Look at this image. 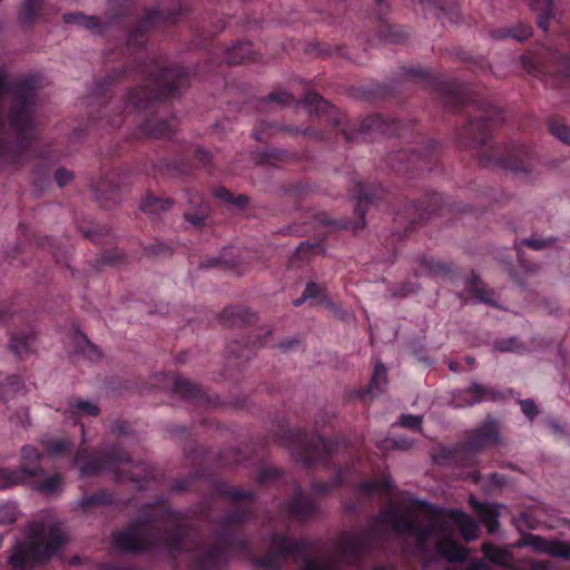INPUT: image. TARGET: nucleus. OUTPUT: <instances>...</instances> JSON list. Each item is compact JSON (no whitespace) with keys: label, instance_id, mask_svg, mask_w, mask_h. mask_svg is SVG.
Here are the masks:
<instances>
[{"label":"nucleus","instance_id":"obj_1","mask_svg":"<svg viewBox=\"0 0 570 570\" xmlns=\"http://www.w3.org/2000/svg\"><path fill=\"white\" fill-rule=\"evenodd\" d=\"M444 518H434L426 525H421L416 518L400 513L390 508L377 515L368 529L340 537L333 552L309 557L311 546L305 540H289L284 534L273 533L268 551L257 560V564L269 569H279L287 559L293 560L298 570H344L345 566L355 563L360 554L372 543L394 533L403 543V549L411 554L432 557L433 554L451 562L466 558L465 549L453 538L449 521L454 523L462 538L473 541L479 537L480 527L468 513L450 509Z\"/></svg>","mask_w":570,"mask_h":570},{"label":"nucleus","instance_id":"obj_2","mask_svg":"<svg viewBox=\"0 0 570 570\" xmlns=\"http://www.w3.org/2000/svg\"><path fill=\"white\" fill-rule=\"evenodd\" d=\"M252 515L247 507H236L219 522L216 533L207 540L186 530L179 514L165 503L145 507L138 520L114 534V544L122 551L160 549L173 558H181L187 570H224L232 548L245 542L235 531Z\"/></svg>","mask_w":570,"mask_h":570},{"label":"nucleus","instance_id":"obj_3","mask_svg":"<svg viewBox=\"0 0 570 570\" xmlns=\"http://www.w3.org/2000/svg\"><path fill=\"white\" fill-rule=\"evenodd\" d=\"M35 92L8 81L0 67V161L17 165L36 138Z\"/></svg>","mask_w":570,"mask_h":570},{"label":"nucleus","instance_id":"obj_4","mask_svg":"<svg viewBox=\"0 0 570 570\" xmlns=\"http://www.w3.org/2000/svg\"><path fill=\"white\" fill-rule=\"evenodd\" d=\"M65 534L57 524L32 522L27 539L11 551L9 563L12 570H29L50 560L65 543Z\"/></svg>","mask_w":570,"mask_h":570},{"label":"nucleus","instance_id":"obj_5","mask_svg":"<svg viewBox=\"0 0 570 570\" xmlns=\"http://www.w3.org/2000/svg\"><path fill=\"white\" fill-rule=\"evenodd\" d=\"M73 464L79 466L82 475H94L104 470L114 471L118 481H131L138 490L144 488L142 481L150 473L146 463L130 464L129 455L120 445L106 449L99 456H90L87 449L81 448L75 455Z\"/></svg>","mask_w":570,"mask_h":570},{"label":"nucleus","instance_id":"obj_6","mask_svg":"<svg viewBox=\"0 0 570 570\" xmlns=\"http://www.w3.org/2000/svg\"><path fill=\"white\" fill-rule=\"evenodd\" d=\"M186 70L183 67L174 66L163 68L156 63L148 73V85L138 87L129 92L125 111H142L156 99L174 96L183 86Z\"/></svg>","mask_w":570,"mask_h":570},{"label":"nucleus","instance_id":"obj_7","mask_svg":"<svg viewBox=\"0 0 570 570\" xmlns=\"http://www.w3.org/2000/svg\"><path fill=\"white\" fill-rule=\"evenodd\" d=\"M287 448L291 455L301 464L311 468L334 452V444L318 435H308L304 431L288 432Z\"/></svg>","mask_w":570,"mask_h":570},{"label":"nucleus","instance_id":"obj_8","mask_svg":"<svg viewBox=\"0 0 570 570\" xmlns=\"http://www.w3.org/2000/svg\"><path fill=\"white\" fill-rule=\"evenodd\" d=\"M500 443L498 422L489 417L480 426L471 431L464 444L454 453V461L462 466H471L476 462V454L490 446Z\"/></svg>","mask_w":570,"mask_h":570},{"label":"nucleus","instance_id":"obj_9","mask_svg":"<svg viewBox=\"0 0 570 570\" xmlns=\"http://www.w3.org/2000/svg\"><path fill=\"white\" fill-rule=\"evenodd\" d=\"M342 132L346 140H353L358 134L368 136L373 134L393 136L400 134V126L395 120H391L381 115H372L360 122L357 132H354V129L347 130L345 128L342 129Z\"/></svg>","mask_w":570,"mask_h":570},{"label":"nucleus","instance_id":"obj_10","mask_svg":"<svg viewBox=\"0 0 570 570\" xmlns=\"http://www.w3.org/2000/svg\"><path fill=\"white\" fill-rule=\"evenodd\" d=\"M517 547H530L537 552L554 558L570 559V543L559 540H547L537 534H523Z\"/></svg>","mask_w":570,"mask_h":570},{"label":"nucleus","instance_id":"obj_11","mask_svg":"<svg viewBox=\"0 0 570 570\" xmlns=\"http://www.w3.org/2000/svg\"><path fill=\"white\" fill-rule=\"evenodd\" d=\"M489 121L494 122L495 120L488 116L487 118L472 121L468 126L463 127L458 134L460 146L463 148H470L484 145L490 137Z\"/></svg>","mask_w":570,"mask_h":570},{"label":"nucleus","instance_id":"obj_12","mask_svg":"<svg viewBox=\"0 0 570 570\" xmlns=\"http://www.w3.org/2000/svg\"><path fill=\"white\" fill-rule=\"evenodd\" d=\"M41 454L37 448L27 444L21 449V458L19 469L16 472H21L22 483H28L31 480L42 478L45 475L43 468L39 464Z\"/></svg>","mask_w":570,"mask_h":570},{"label":"nucleus","instance_id":"obj_13","mask_svg":"<svg viewBox=\"0 0 570 570\" xmlns=\"http://www.w3.org/2000/svg\"><path fill=\"white\" fill-rule=\"evenodd\" d=\"M283 509L293 521H305L317 512L316 503L302 491H297Z\"/></svg>","mask_w":570,"mask_h":570},{"label":"nucleus","instance_id":"obj_14","mask_svg":"<svg viewBox=\"0 0 570 570\" xmlns=\"http://www.w3.org/2000/svg\"><path fill=\"white\" fill-rule=\"evenodd\" d=\"M470 504L473 511L480 517L489 533L499 529L500 508L502 505L481 503L474 497H470Z\"/></svg>","mask_w":570,"mask_h":570},{"label":"nucleus","instance_id":"obj_15","mask_svg":"<svg viewBox=\"0 0 570 570\" xmlns=\"http://www.w3.org/2000/svg\"><path fill=\"white\" fill-rule=\"evenodd\" d=\"M303 102L308 109L309 114H325L327 115V120L331 121L333 126H340L341 114L334 107L330 106L327 101L323 100L318 94L307 92Z\"/></svg>","mask_w":570,"mask_h":570},{"label":"nucleus","instance_id":"obj_16","mask_svg":"<svg viewBox=\"0 0 570 570\" xmlns=\"http://www.w3.org/2000/svg\"><path fill=\"white\" fill-rule=\"evenodd\" d=\"M495 396V393L489 387L479 383H472L460 393L458 399H454V403L456 406H470L483 401L494 400Z\"/></svg>","mask_w":570,"mask_h":570},{"label":"nucleus","instance_id":"obj_17","mask_svg":"<svg viewBox=\"0 0 570 570\" xmlns=\"http://www.w3.org/2000/svg\"><path fill=\"white\" fill-rule=\"evenodd\" d=\"M527 156L528 149L521 144H515L510 147L501 159V165L512 171H525L527 167L523 164V158Z\"/></svg>","mask_w":570,"mask_h":570},{"label":"nucleus","instance_id":"obj_18","mask_svg":"<svg viewBox=\"0 0 570 570\" xmlns=\"http://www.w3.org/2000/svg\"><path fill=\"white\" fill-rule=\"evenodd\" d=\"M100 413V409L96 403L79 400L73 403H70L68 409L65 412L66 419L77 422L80 417L88 416H97Z\"/></svg>","mask_w":570,"mask_h":570},{"label":"nucleus","instance_id":"obj_19","mask_svg":"<svg viewBox=\"0 0 570 570\" xmlns=\"http://www.w3.org/2000/svg\"><path fill=\"white\" fill-rule=\"evenodd\" d=\"M482 552L487 560L501 566L503 568H511L513 558L509 550L493 546L492 543L484 542L482 544Z\"/></svg>","mask_w":570,"mask_h":570},{"label":"nucleus","instance_id":"obj_20","mask_svg":"<svg viewBox=\"0 0 570 570\" xmlns=\"http://www.w3.org/2000/svg\"><path fill=\"white\" fill-rule=\"evenodd\" d=\"M254 314L245 307H227L222 313V322L226 326H243L250 323Z\"/></svg>","mask_w":570,"mask_h":570},{"label":"nucleus","instance_id":"obj_21","mask_svg":"<svg viewBox=\"0 0 570 570\" xmlns=\"http://www.w3.org/2000/svg\"><path fill=\"white\" fill-rule=\"evenodd\" d=\"M142 135L151 138H168L173 134L170 125L161 119H147L139 126Z\"/></svg>","mask_w":570,"mask_h":570},{"label":"nucleus","instance_id":"obj_22","mask_svg":"<svg viewBox=\"0 0 570 570\" xmlns=\"http://www.w3.org/2000/svg\"><path fill=\"white\" fill-rule=\"evenodd\" d=\"M254 59L253 46L249 42L236 43L225 52V60L229 65L243 63Z\"/></svg>","mask_w":570,"mask_h":570},{"label":"nucleus","instance_id":"obj_23","mask_svg":"<svg viewBox=\"0 0 570 570\" xmlns=\"http://www.w3.org/2000/svg\"><path fill=\"white\" fill-rule=\"evenodd\" d=\"M173 389L176 394L180 395L185 400H202L204 396L199 386L180 376L174 377Z\"/></svg>","mask_w":570,"mask_h":570},{"label":"nucleus","instance_id":"obj_24","mask_svg":"<svg viewBox=\"0 0 570 570\" xmlns=\"http://www.w3.org/2000/svg\"><path fill=\"white\" fill-rule=\"evenodd\" d=\"M36 336L33 333H17L12 335L10 341V348L18 357L28 355L35 343Z\"/></svg>","mask_w":570,"mask_h":570},{"label":"nucleus","instance_id":"obj_25","mask_svg":"<svg viewBox=\"0 0 570 570\" xmlns=\"http://www.w3.org/2000/svg\"><path fill=\"white\" fill-rule=\"evenodd\" d=\"M171 206V199H161L151 194H147L141 202L140 208L146 214L158 215L163 212L168 210Z\"/></svg>","mask_w":570,"mask_h":570},{"label":"nucleus","instance_id":"obj_26","mask_svg":"<svg viewBox=\"0 0 570 570\" xmlns=\"http://www.w3.org/2000/svg\"><path fill=\"white\" fill-rule=\"evenodd\" d=\"M387 385L386 368L383 363L377 362L374 367V372L371 379V383L367 393L377 396L380 395Z\"/></svg>","mask_w":570,"mask_h":570},{"label":"nucleus","instance_id":"obj_27","mask_svg":"<svg viewBox=\"0 0 570 570\" xmlns=\"http://www.w3.org/2000/svg\"><path fill=\"white\" fill-rule=\"evenodd\" d=\"M75 344L77 351L89 361L95 362L99 360L100 353L98 351V347L94 345L91 342H89L87 336H85L83 334H75Z\"/></svg>","mask_w":570,"mask_h":570},{"label":"nucleus","instance_id":"obj_28","mask_svg":"<svg viewBox=\"0 0 570 570\" xmlns=\"http://www.w3.org/2000/svg\"><path fill=\"white\" fill-rule=\"evenodd\" d=\"M30 482L35 489L46 494H53L62 488V478L59 474L50 475L40 482H36V479Z\"/></svg>","mask_w":570,"mask_h":570},{"label":"nucleus","instance_id":"obj_29","mask_svg":"<svg viewBox=\"0 0 570 570\" xmlns=\"http://www.w3.org/2000/svg\"><path fill=\"white\" fill-rule=\"evenodd\" d=\"M355 189L354 197L358 200L355 210L358 216L364 219L366 214L365 203L372 200L374 198V194L370 191L363 183H357L355 185Z\"/></svg>","mask_w":570,"mask_h":570},{"label":"nucleus","instance_id":"obj_30","mask_svg":"<svg viewBox=\"0 0 570 570\" xmlns=\"http://www.w3.org/2000/svg\"><path fill=\"white\" fill-rule=\"evenodd\" d=\"M112 501L114 498L111 493H109L108 491H99L91 495H85L83 498H81V500L79 501V505L82 509H88L90 507L110 504L112 503Z\"/></svg>","mask_w":570,"mask_h":570},{"label":"nucleus","instance_id":"obj_31","mask_svg":"<svg viewBox=\"0 0 570 570\" xmlns=\"http://www.w3.org/2000/svg\"><path fill=\"white\" fill-rule=\"evenodd\" d=\"M391 488V480L384 478L381 481H365L360 487V493L366 497H371L376 493H384Z\"/></svg>","mask_w":570,"mask_h":570},{"label":"nucleus","instance_id":"obj_32","mask_svg":"<svg viewBox=\"0 0 570 570\" xmlns=\"http://www.w3.org/2000/svg\"><path fill=\"white\" fill-rule=\"evenodd\" d=\"M552 0H534L531 4L535 10L541 11L538 17V24L542 30H547L552 12Z\"/></svg>","mask_w":570,"mask_h":570},{"label":"nucleus","instance_id":"obj_33","mask_svg":"<svg viewBox=\"0 0 570 570\" xmlns=\"http://www.w3.org/2000/svg\"><path fill=\"white\" fill-rule=\"evenodd\" d=\"M495 350L500 352H511L522 354L527 351V347L517 337L502 338L494 343Z\"/></svg>","mask_w":570,"mask_h":570},{"label":"nucleus","instance_id":"obj_34","mask_svg":"<svg viewBox=\"0 0 570 570\" xmlns=\"http://www.w3.org/2000/svg\"><path fill=\"white\" fill-rule=\"evenodd\" d=\"M20 475L21 472H16L14 469H0V490L23 484Z\"/></svg>","mask_w":570,"mask_h":570},{"label":"nucleus","instance_id":"obj_35","mask_svg":"<svg viewBox=\"0 0 570 570\" xmlns=\"http://www.w3.org/2000/svg\"><path fill=\"white\" fill-rule=\"evenodd\" d=\"M158 17V12L153 10V11H149L144 18L142 20L140 21L137 30H135L131 35H130V38H129V41L131 43H138L139 42V37L142 35V32L145 30H147L149 27L153 26V23L155 22V20L157 19Z\"/></svg>","mask_w":570,"mask_h":570},{"label":"nucleus","instance_id":"obj_36","mask_svg":"<svg viewBox=\"0 0 570 570\" xmlns=\"http://www.w3.org/2000/svg\"><path fill=\"white\" fill-rule=\"evenodd\" d=\"M215 196L224 200L225 203L233 204L237 207H244L248 202L246 196L239 195L237 197H234L233 194L224 187L217 188L215 190Z\"/></svg>","mask_w":570,"mask_h":570},{"label":"nucleus","instance_id":"obj_37","mask_svg":"<svg viewBox=\"0 0 570 570\" xmlns=\"http://www.w3.org/2000/svg\"><path fill=\"white\" fill-rule=\"evenodd\" d=\"M18 508L12 502L0 504V524L7 525L16 522Z\"/></svg>","mask_w":570,"mask_h":570},{"label":"nucleus","instance_id":"obj_38","mask_svg":"<svg viewBox=\"0 0 570 570\" xmlns=\"http://www.w3.org/2000/svg\"><path fill=\"white\" fill-rule=\"evenodd\" d=\"M469 289L480 302L488 304L492 303L490 293L481 285V282L475 275H473L470 279Z\"/></svg>","mask_w":570,"mask_h":570},{"label":"nucleus","instance_id":"obj_39","mask_svg":"<svg viewBox=\"0 0 570 570\" xmlns=\"http://www.w3.org/2000/svg\"><path fill=\"white\" fill-rule=\"evenodd\" d=\"M550 132L559 140L570 145V127L553 120L549 124Z\"/></svg>","mask_w":570,"mask_h":570},{"label":"nucleus","instance_id":"obj_40","mask_svg":"<svg viewBox=\"0 0 570 570\" xmlns=\"http://www.w3.org/2000/svg\"><path fill=\"white\" fill-rule=\"evenodd\" d=\"M41 3L42 0H24L20 12L21 19L23 21H31L40 9Z\"/></svg>","mask_w":570,"mask_h":570},{"label":"nucleus","instance_id":"obj_41","mask_svg":"<svg viewBox=\"0 0 570 570\" xmlns=\"http://www.w3.org/2000/svg\"><path fill=\"white\" fill-rule=\"evenodd\" d=\"M70 448V442L63 439L51 440L46 450L50 455H61Z\"/></svg>","mask_w":570,"mask_h":570},{"label":"nucleus","instance_id":"obj_42","mask_svg":"<svg viewBox=\"0 0 570 570\" xmlns=\"http://www.w3.org/2000/svg\"><path fill=\"white\" fill-rule=\"evenodd\" d=\"M556 242L554 238H527L521 242L522 245H525L534 250H542L549 246H551Z\"/></svg>","mask_w":570,"mask_h":570},{"label":"nucleus","instance_id":"obj_43","mask_svg":"<svg viewBox=\"0 0 570 570\" xmlns=\"http://www.w3.org/2000/svg\"><path fill=\"white\" fill-rule=\"evenodd\" d=\"M317 246L309 243H302L297 248L293 257L291 258V264L294 265L298 261L308 259L309 252L314 250Z\"/></svg>","mask_w":570,"mask_h":570},{"label":"nucleus","instance_id":"obj_44","mask_svg":"<svg viewBox=\"0 0 570 570\" xmlns=\"http://www.w3.org/2000/svg\"><path fill=\"white\" fill-rule=\"evenodd\" d=\"M519 404H520V407H521V411L522 413L530 420V421H533L534 417L538 415L539 411H538V407L535 405V403L533 402V400L531 399H525V400H520L519 401Z\"/></svg>","mask_w":570,"mask_h":570},{"label":"nucleus","instance_id":"obj_45","mask_svg":"<svg viewBox=\"0 0 570 570\" xmlns=\"http://www.w3.org/2000/svg\"><path fill=\"white\" fill-rule=\"evenodd\" d=\"M112 184L109 180H104L97 185L92 184L91 189L98 198H112L111 195Z\"/></svg>","mask_w":570,"mask_h":570},{"label":"nucleus","instance_id":"obj_46","mask_svg":"<svg viewBox=\"0 0 570 570\" xmlns=\"http://www.w3.org/2000/svg\"><path fill=\"white\" fill-rule=\"evenodd\" d=\"M509 35L512 39L524 41L531 36V27L528 24H520L515 28H509Z\"/></svg>","mask_w":570,"mask_h":570},{"label":"nucleus","instance_id":"obj_47","mask_svg":"<svg viewBox=\"0 0 570 570\" xmlns=\"http://www.w3.org/2000/svg\"><path fill=\"white\" fill-rule=\"evenodd\" d=\"M279 475V471L274 466H264L259 470L257 480L259 483H266L272 480L277 479Z\"/></svg>","mask_w":570,"mask_h":570},{"label":"nucleus","instance_id":"obj_48","mask_svg":"<svg viewBox=\"0 0 570 570\" xmlns=\"http://www.w3.org/2000/svg\"><path fill=\"white\" fill-rule=\"evenodd\" d=\"M527 570H557L554 562L549 560H528L525 562Z\"/></svg>","mask_w":570,"mask_h":570},{"label":"nucleus","instance_id":"obj_49","mask_svg":"<svg viewBox=\"0 0 570 570\" xmlns=\"http://www.w3.org/2000/svg\"><path fill=\"white\" fill-rule=\"evenodd\" d=\"M226 495L232 501H249L253 498V492L248 490L233 488L226 492Z\"/></svg>","mask_w":570,"mask_h":570},{"label":"nucleus","instance_id":"obj_50","mask_svg":"<svg viewBox=\"0 0 570 570\" xmlns=\"http://www.w3.org/2000/svg\"><path fill=\"white\" fill-rule=\"evenodd\" d=\"M386 445L384 448H394V449H397V450H409L412 448L413 445V441L412 440H409L406 438H395V439H392V440H386L385 441Z\"/></svg>","mask_w":570,"mask_h":570},{"label":"nucleus","instance_id":"obj_51","mask_svg":"<svg viewBox=\"0 0 570 570\" xmlns=\"http://www.w3.org/2000/svg\"><path fill=\"white\" fill-rule=\"evenodd\" d=\"M422 419L419 415H402L399 420V424L409 429H420Z\"/></svg>","mask_w":570,"mask_h":570},{"label":"nucleus","instance_id":"obj_52","mask_svg":"<svg viewBox=\"0 0 570 570\" xmlns=\"http://www.w3.org/2000/svg\"><path fill=\"white\" fill-rule=\"evenodd\" d=\"M266 100L283 106L292 101V97L285 91H274L266 97Z\"/></svg>","mask_w":570,"mask_h":570},{"label":"nucleus","instance_id":"obj_53","mask_svg":"<svg viewBox=\"0 0 570 570\" xmlns=\"http://www.w3.org/2000/svg\"><path fill=\"white\" fill-rule=\"evenodd\" d=\"M57 185L63 187L73 179V174L65 168H59L55 175Z\"/></svg>","mask_w":570,"mask_h":570},{"label":"nucleus","instance_id":"obj_54","mask_svg":"<svg viewBox=\"0 0 570 570\" xmlns=\"http://www.w3.org/2000/svg\"><path fill=\"white\" fill-rule=\"evenodd\" d=\"M63 21L68 24L81 26L82 21H86V16L77 12V13H66L63 16Z\"/></svg>","mask_w":570,"mask_h":570},{"label":"nucleus","instance_id":"obj_55","mask_svg":"<svg viewBox=\"0 0 570 570\" xmlns=\"http://www.w3.org/2000/svg\"><path fill=\"white\" fill-rule=\"evenodd\" d=\"M21 387V383L18 377L11 376L1 385L0 389L6 391L18 392Z\"/></svg>","mask_w":570,"mask_h":570},{"label":"nucleus","instance_id":"obj_56","mask_svg":"<svg viewBox=\"0 0 570 570\" xmlns=\"http://www.w3.org/2000/svg\"><path fill=\"white\" fill-rule=\"evenodd\" d=\"M308 298H317L321 296V287L316 283H307L303 292Z\"/></svg>","mask_w":570,"mask_h":570},{"label":"nucleus","instance_id":"obj_57","mask_svg":"<svg viewBox=\"0 0 570 570\" xmlns=\"http://www.w3.org/2000/svg\"><path fill=\"white\" fill-rule=\"evenodd\" d=\"M100 22L97 17L95 16H86V21H82L80 27H83L88 30H96L100 28Z\"/></svg>","mask_w":570,"mask_h":570},{"label":"nucleus","instance_id":"obj_58","mask_svg":"<svg viewBox=\"0 0 570 570\" xmlns=\"http://www.w3.org/2000/svg\"><path fill=\"white\" fill-rule=\"evenodd\" d=\"M111 431L116 436H122L128 433L129 426L125 422H115L112 424Z\"/></svg>","mask_w":570,"mask_h":570},{"label":"nucleus","instance_id":"obj_59","mask_svg":"<svg viewBox=\"0 0 570 570\" xmlns=\"http://www.w3.org/2000/svg\"><path fill=\"white\" fill-rule=\"evenodd\" d=\"M185 219L194 226H200L204 223V215L198 214H185Z\"/></svg>","mask_w":570,"mask_h":570},{"label":"nucleus","instance_id":"obj_60","mask_svg":"<svg viewBox=\"0 0 570 570\" xmlns=\"http://www.w3.org/2000/svg\"><path fill=\"white\" fill-rule=\"evenodd\" d=\"M299 345V341L296 338H291L287 341H284L279 344V348L284 352L293 350Z\"/></svg>","mask_w":570,"mask_h":570},{"label":"nucleus","instance_id":"obj_61","mask_svg":"<svg viewBox=\"0 0 570 570\" xmlns=\"http://www.w3.org/2000/svg\"><path fill=\"white\" fill-rule=\"evenodd\" d=\"M549 426H550V429H551L553 434L560 435V436L566 435V431H564L563 426L559 422L552 420V421L549 422Z\"/></svg>","mask_w":570,"mask_h":570},{"label":"nucleus","instance_id":"obj_62","mask_svg":"<svg viewBox=\"0 0 570 570\" xmlns=\"http://www.w3.org/2000/svg\"><path fill=\"white\" fill-rule=\"evenodd\" d=\"M491 37L493 39H504V38H511V35H509V28L508 29H494L491 31Z\"/></svg>","mask_w":570,"mask_h":570},{"label":"nucleus","instance_id":"obj_63","mask_svg":"<svg viewBox=\"0 0 570 570\" xmlns=\"http://www.w3.org/2000/svg\"><path fill=\"white\" fill-rule=\"evenodd\" d=\"M121 114L122 111H119L117 114H115L112 117H110L107 122L112 126V127H119L121 124H122V117H121Z\"/></svg>","mask_w":570,"mask_h":570},{"label":"nucleus","instance_id":"obj_64","mask_svg":"<svg viewBox=\"0 0 570 570\" xmlns=\"http://www.w3.org/2000/svg\"><path fill=\"white\" fill-rule=\"evenodd\" d=\"M488 566L482 560H476L472 562L469 567H466L464 570H487Z\"/></svg>","mask_w":570,"mask_h":570}]
</instances>
